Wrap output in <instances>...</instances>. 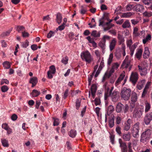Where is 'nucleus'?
Returning a JSON list of instances; mask_svg holds the SVG:
<instances>
[{
    "label": "nucleus",
    "instance_id": "nucleus-1",
    "mask_svg": "<svg viewBox=\"0 0 152 152\" xmlns=\"http://www.w3.org/2000/svg\"><path fill=\"white\" fill-rule=\"evenodd\" d=\"M81 57L83 61H85L87 64H90L93 61V59L91 53L88 51L81 53Z\"/></svg>",
    "mask_w": 152,
    "mask_h": 152
},
{
    "label": "nucleus",
    "instance_id": "nucleus-2",
    "mask_svg": "<svg viewBox=\"0 0 152 152\" xmlns=\"http://www.w3.org/2000/svg\"><path fill=\"white\" fill-rule=\"evenodd\" d=\"M131 92V89L124 87L121 89V98L125 100H128L130 97Z\"/></svg>",
    "mask_w": 152,
    "mask_h": 152
},
{
    "label": "nucleus",
    "instance_id": "nucleus-3",
    "mask_svg": "<svg viewBox=\"0 0 152 152\" xmlns=\"http://www.w3.org/2000/svg\"><path fill=\"white\" fill-rule=\"evenodd\" d=\"M139 125L140 123L137 122L132 126L131 129V133L134 137H137V136L139 135Z\"/></svg>",
    "mask_w": 152,
    "mask_h": 152
},
{
    "label": "nucleus",
    "instance_id": "nucleus-4",
    "mask_svg": "<svg viewBox=\"0 0 152 152\" xmlns=\"http://www.w3.org/2000/svg\"><path fill=\"white\" fill-rule=\"evenodd\" d=\"M138 72L141 76H145L147 75L148 72L149 71L147 66H143L138 65L137 66Z\"/></svg>",
    "mask_w": 152,
    "mask_h": 152
},
{
    "label": "nucleus",
    "instance_id": "nucleus-5",
    "mask_svg": "<svg viewBox=\"0 0 152 152\" xmlns=\"http://www.w3.org/2000/svg\"><path fill=\"white\" fill-rule=\"evenodd\" d=\"M144 111L143 108H135L132 113L133 117L135 118H140Z\"/></svg>",
    "mask_w": 152,
    "mask_h": 152
},
{
    "label": "nucleus",
    "instance_id": "nucleus-6",
    "mask_svg": "<svg viewBox=\"0 0 152 152\" xmlns=\"http://www.w3.org/2000/svg\"><path fill=\"white\" fill-rule=\"evenodd\" d=\"M150 130L148 129L142 133L141 135L140 140L141 142L146 144L148 135L150 133Z\"/></svg>",
    "mask_w": 152,
    "mask_h": 152
},
{
    "label": "nucleus",
    "instance_id": "nucleus-7",
    "mask_svg": "<svg viewBox=\"0 0 152 152\" xmlns=\"http://www.w3.org/2000/svg\"><path fill=\"white\" fill-rule=\"evenodd\" d=\"M138 79V75L137 72H132L130 77V81L134 85L137 83Z\"/></svg>",
    "mask_w": 152,
    "mask_h": 152
},
{
    "label": "nucleus",
    "instance_id": "nucleus-8",
    "mask_svg": "<svg viewBox=\"0 0 152 152\" xmlns=\"http://www.w3.org/2000/svg\"><path fill=\"white\" fill-rule=\"evenodd\" d=\"M152 120V112L147 113L145 116L144 121L146 125H148Z\"/></svg>",
    "mask_w": 152,
    "mask_h": 152
},
{
    "label": "nucleus",
    "instance_id": "nucleus-9",
    "mask_svg": "<svg viewBox=\"0 0 152 152\" xmlns=\"http://www.w3.org/2000/svg\"><path fill=\"white\" fill-rule=\"evenodd\" d=\"M118 142L122 152H127L128 148L126 143L123 142L122 139L120 138L118 140Z\"/></svg>",
    "mask_w": 152,
    "mask_h": 152
},
{
    "label": "nucleus",
    "instance_id": "nucleus-10",
    "mask_svg": "<svg viewBox=\"0 0 152 152\" xmlns=\"http://www.w3.org/2000/svg\"><path fill=\"white\" fill-rule=\"evenodd\" d=\"M110 96H111L112 101L115 102L118 100L119 97V93L117 91H114Z\"/></svg>",
    "mask_w": 152,
    "mask_h": 152
},
{
    "label": "nucleus",
    "instance_id": "nucleus-11",
    "mask_svg": "<svg viewBox=\"0 0 152 152\" xmlns=\"http://www.w3.org/2000/svg\"><path fill=\"white\" fill-rule=\"evenodd\" d=\"M132 121L131 118H129L126 122L124 123L123 129L124 130L127 131L129 130L131 127V124Z\"/></svg>",
    "mask_w": 152,
    "mask_h": 152
},
{
    "label": "nucleus",
    "instance_id": "nucleus-12",
    "mask_svg": "<svg viewBox=\"0 0 152 152\" xmlns=\"http://www.w3.org/2000/svg\"><path fill=\"white\" fill-rule=\"evenodd\" d=\"M114 88L113 87H111L110 89L109 87H107L104 93V99L106 100L110 95H111Z\"/></svg>",
    "mask_w": 152,
    "mask_h": 152
},
{
    "label": "nucleus",
    "instance_id": "nucleus-13",
    "mask_svg": "<svg viewBox=\"0 0 152 152\" xmlns=\"http://www.w3.org/2000/svg\"><path fill=\"white\" fill-rule=\"evenodd\" d=\"M133 9L134 11L142 12L144 9V8L142 5L140 4H137L133 7Z\"/></svg>",
    "mask_w": 152,
    "mask_h": 152
},
{
    "label": "nucleus",
    "instance_id": "nucleus-14",
    "mask_svg": "<svg viewBox=\"0 0 152 152\" xmlns=\"http://www.w3.org/2000/svg\"><path fill=\"white\" fill-rule=\"evenodd\" d=\"M116 40L115 38L112 39L110 42L109 47L111 51H112L115 48L116 45Z\"/></svg>",
    "mask_w": 152,
    "mask_h": 152
},
{
    "label": "nucleus",
    "instance_id": "nucleus-15",
    "mask_svg": "<svg viewBox=\"0 0 152 152\" xmlns=\"http://www.w3.org/2000/svg\"><path fill=\"white\" fill-rule=\"evenodd\" d=\"M150 53L148 48L146 47L144 48V52L143 56L144 58H148L150 56Z\"/></svg>",
    "mask_w": 152,
    "mask_h": 152
},
{
    "label": "nucleus",
    "instance_id": "nucleus-16",
    "mask_svg": "<svg viewBox=\"0 0 152 152\" xmlns=\"http://www.w3.org/2000/svg\"><path fill=\"white\" fill-rule=\"evenodd\" d=\"M138 44L137 43H135L131 46L129 47L130 50V55L132 56L134 54V51L135 49L137 46Z\"/></svg>",
    "mask_w": 152,
    "mask_h": 152
},
{
    "label": "nucleus",
    "instance_id": "nucleus-17",
    "mask_svg": "<svg viewBox=\"0 0 152 152\" xmlns=\"http://www.w3.org/2000/svg\"><path fill=\"white\" fill-rule=\"evenodd\" d=\"M142 50L141 49H137L135 54V56L138 60H140L142 57Z\"/></svg>",
    "mask_w": 152,
    "mask_h": 152
},
{
    "label": "nucleus",
    "instance_id": "nucleus-18",
    "mask_svg": "<svg viewBox=\"0 0 152 152\" xmlns=\"http://www.w3.org/2000/svg\"><path fill=\"white\" fill-rule=\"evenodd\" d=\"M131 137V133L128 132L127 133H124L122 136V138L125 141H129Z\"/></svg>",
    "mask_w": 152,
    "mask_h": 152
},
{
    "label": "nucleus",
    "instance_id": "nucleus-19",
    "mask_svg": "<svg viewBox=\"0 0 152 152\" xmlns=\"http://www.w3.org/2000/svg\"><path fill=\"white\" fill-rule=\"evenodd\" d=\"M37 78L36 77H31L29 81V83L32 84L31 87H33L35 86L37 83Z\"/></svg>",
    "mask_w": 152,
    "mask_h": 152
},
{
    "label": "nucleus",
    "instance_id": "nucleus-20",
    "mask_svg": "<svg viewBox=\"0 0 152 152\" xmlns=\"http://www.w3.org/2000/svg\"><path fill=\"white\" fill-rule=\"evenodd\" d=\"M145 82V80H143L139 81L137 86V88L139 90L142 89L143 87Z\"/></svg>",
    "mask_w": 152,
    "mask_h": 152
},
{
    "label": "nucleus",
    "instance_id": "nucleus-21",
    "mask_svg": "<svg viewBox=\"0 0 152 152\" xmlns=\"http://www.w3.org/2000/svg\"><path fill=\"white\" fill-rule=\"evenodd\" d=\"M152 38V36L151 34H148L145 38L142 39V42L143 44H145L146 42L149 41H151Z\"/></svg>",
    "mask_w": 152,
    "mask_h": 152
},
{
    "label": "nucleus",
    "instance_id": "nucleus-22",
    "mask_svg": "<svg viewBox=\"0 0 152 152\" xmlns=\"http://www.w3.org/2000/svg\"><path fill=\"white\" fill-rule=\"evenodd\" d=\"M124 76L125 75L124 74H122L120 75L115 83V85L116 86H118L120 84L121 81L124 79Z\"/></svg>",
    "mask_w": 152,
    "mask_h": 152
},
{
    "label": "nucleus",
    "instance_id": "nucleus-23",
    "mask_svg": "<svg viewBox=\"0 0 152 152\" xmlns=\"http://www.w3.org/2000/svg\"><path fill=\"white\" fill-rule=\"evenodd\" d=\"M114 108L112 105H110L108 107L107 113L106 114L108 116H111V113L114 111Z\"/></svg>",
    "mask_w": 152,
    "mask_h": 152
},
{
    "label": "nucleus",
    "instance_id": "nucleus-24",
    "mask_svg": "<svg viewBox=\"0 0 152 152\" xmlns=\"http://www.w3.org/2000/svg\"><path fill=\"white\" fill-rule=\"evenodd\" d=\"M123 105L121 103H118L117 104L116 108V110L117 113L121 112L122 109L123 108Z\"/></svg>",
    "mask_w": 152,
    "mask_h": 152
},
{
    "label": "nucleus",
    "instance_id": "nucleus-25",
    "mask_svg": "<svg viewBox=\"0 0 152 152\" xmlns=\"http://www.w3.org/2000/svg\"><path fill=\"white\" fill-rule=\"evenodd\" d=\"M137 99V94L135 92H133L132 94L131 100L132 102L135 103Z\"/></svg>",
    "mask_w": 152,
    "mask_h": 152
},
{
    "label": "nucleus",
    "instance_id": "nucleus-26",
    "mask_svg": "<svg viewBox=\"0 0 152 152\" xmlns=\"http://www.w3.org/2000/svg\"><path fill=\"white\" fill-rule=\"evenodd\" d=\"M114 116L111 115V117H110L109 122V125L110 128L113 127L114 125V118H113Z\"/></svg>",
    "mask_w": 152,
    "mask_h": 152
},
{
    "label": "nucleus",
    "instance_id": "nucleus-27",
    "mask_svg": "<svg viewBox=\"0 0 152 152\" xmlns=\"http://www.w3.org/2000/svg\"><path fill=\"white\" fill-rule=\"evenodd\" d=\"M130 63L128 61L127 59L126 58L122 64L121 67L122 68H127L129 66Z\"/></svg>",
    "mask_w": 152,
    "mask_h": 152
},
{
    "label": "nucleus",
    "instance_id": "nucleus-28",
    "mask_svg": "<svg viewBox=\"0 0 152 152\" xmlns=\"http://www.w3.org/2000/svg\"><path fill=\"white\" fill-rule=\"evenodd\" d=\"M131 27L130 23L129 20H126L123 24L122 27L125 28H129Z\"/></svg>",
    "mask_w": 152,
    "mask_h": 152
},
{
    "label": "nucleus",
    "instance_id": "nucleus-29",
    "mask_svg": "<svg viewBox=\"0 0 152 152\" xmlns=\"http://www.w3.org/2000/svg\"><path fill=\"white\" fill-rule=\"evenodd\" d=\"M145 113H146L150 111L151 108V105L150 103L146 101L145 103Z\"/></svg>",
    "mask_w": 152,
    "mask_h": 152
},
{
    "label": "nucleus",
    "instance_id": "nucleus-30",
    "mask_svg": "<svg viewBox=\"0 0 152 152\" xmlns=\"http://www.w3.org/2000/svg\"><path fill=\"white\" fill-rule=\"evenodd\" d=\"M117 38L118 39L119 44V45L122 44V45L124 44L123 43L124 42V39L123 36L120 34H118Z\"/></svg>",
    "mask_w": 152,
    "mask_h": 152
},
{
    "label": "nucleus",
    "instance_id": "nucleus-31",
    "mask_svg": "<svg viewBox=\"0 0 152 152\" xmlns=\"http://www.w3.org/2000/svg\"><path fill=\"white\" fill-rule=\"evenodd\" d=\"M133 15V13L131 12H124L122 13L121 17L124 18H129Z\"/></svg>",
    "mask_w": 152,
    "mask_h": 152
},
{
    "label": "nucleus",
    "instance_id": "nucleus-32",
    "mask_svg": "<svg viewBox=\"0 0 152 152\" xmlns=\"http://www.w3.org/2000/svg\"><path fill=\"white\" fill-rule=\"evenodd\" d=\"M56 21L57 23L59 24L61 22L62 17L61 14L59 13H58L56 14Z\"/></svg>",
    "mask_w": 152,
    "mask_h": 152
},
{
    "label": "nucleus",
    "instance_id": "nucleus-33",
    "mask_svg": "<svg viewBox=\"0 0 152 152\" xmlns=\"http://www.w3.org/2000/svg\"><path fill=\"white\" fill-rule=\"evenodd\" d=\"M91 35L94 37H99L100 36V33L97 32L96 30H93L91 33Z\"/></svg>",
    "mask_w": 152,
    "mask_h": 152
},
{
    "label": "nucleus",
    "instance_id": "nucleus-34",
    "mask_svg": "<svg viewBox=\"0 0 152 152\" xmlns=\"http://www.w3.org/2000/svg\"><path fill=\"white\" fill-rule=\"evenodd\" d=\"M113 54L111 53L110 54L109 58L107 60V64L108 65L110 66L113 61Z\"/></svg>",
    "mask_w": 152,
    "mask_h": 152
},
{
    "label": "nucleus",
    "instance_id": "nucleus-35",
    "mask_svg": "<svg viewBox=\"0 0 152 152\" xmlns=\"http://www.w3.org/2000/svg\"><path fill=\"white\" fill-rule=\"evenodd\" d=\"M1 142L2 145L4 147H8L9 146L8 141L5 139H1Z\"/></svg>",
    "mask_w": 152,
    "mask_h": 152
},
{
    "label": "nucleus",
    "instance_id": "nucleus-36",
    "mask_svg": "<svg viewBox=\"0 0 152 152\" xmlns=\"http://www.w3.org/2000/svg\"><path fill=\"white\" fill-rule=\"evenodd\" d=\"M86 39L88 40L89 43H92L93 46H96V43L94 42L93 39L91 38L90 36H88L86 37Z\"/></svg>",
    "mask_w": 152,
    "mask_h": 152
},
{
    "label": "nucleus",
    "instance_id": "nucleus-37",
    "mask_svg": "<svg viewBox=\"0 0 152 152\" xmlns=\"http://www.w3.org/2000/svg\"><path fill=\"white\" fill-rule=\"evenodd\" d=\"M40 92L36 90H33L31 93L32 96L36 97L38 96L40 94Z\"/></svg>",
    "mask_w": 152,
    "mask_h": 152
},
{
    "label": "nucleus",
    "instance_id": "nucleus-38",
    "mask_svg": "<svg viewBox=\"0 0 152 152\" xmlns=\"http://www.w3.org/2000/svg\"><path fill=\"white\" fill-rule=\"evenodd\" d=\"M76 134L77 133L76 131L72 129L71 130L69 133V136L72 138L75 137Z\"/></svg>",
    "mask_w": 152,
    "mask_h": 152
},
{
    "label": "nucleus",
    "instance_id": "nucleus-39",
    "mask_svg": "<svg viewBox=\"0 0 152 152\" xmlns=\"http://www.w3.org/2000/svg\"><path fill=\"white\" fill-rule=\"evenodd\" d=\"M105 42L102 40L100 41L99 43V46L103 50H104L105 48Z\"/></svg>",
    "mask_w": 152,
    "mask_h": 152
},
{
    "label": "nucleus",
    "instance_id": "nucleus-40",
    "mask_svg": "<svg viewBox=\"0 0 152 152\" xmlns=\"http://www.w3.org/2000/svg\"><path fill=\"white\" fill-rule=\"evenodd\" d=\"M143 15L145 17L149 18L151 17L152 15V12L145 11L143 13Z\"/></svg>",
    "mask_w": 152,
    "mask_h": 152
},
{
    "label": "nucleus",
    "instance_id": "nucleus-41",
    "mask_svg": "<svg viewBox=\"0 0 152 152\" xmlns=\"http://www.w3.org/2000/svg\"><path fill=\"white\" fill-rule=\"evenodd\" d=\"M3 65L5 69H8L10 67V64L9 62L6 61L3 63Z\"/></svg>",
    "mask_w": 152,
    "mask_h": 152
},
{
    "label": "nucleus",
    "instance_id": "nucleus-42",
    "mask_svg": "<svg viewBox=\"0 0 152 152\" xmlns=\"http://www.w3.org/2000/svg\"><path fill=\"white\" fill-rule=\"evenodd\" d=\"M56 68L54 65H52L50 67V70L48 72H50L53 74H54L56 72Z\"/></svg>",
    "mask_w": 152,
    "mask_h": 152
},
{
    "label": "nucleus",
    "instance_id": "nucleus-43",
    "mask_svg": "<svg viewBox=\"0 0 152 152\" xmlns=\"http://www.w3.org/2000/svg\"><path fill=\"white\" fill-rule=\"evenodd\" d=\"M87 9L86 7H84L83 6H81L80 12L81 14L82 15L84 14L87 12Z\"/></svg>",
    "mask_w": 152,
    "mask_h": 152
},
{
    "label": "nucleus",
    "instance_id": "nucleus-44",
    "mask_svg": "<svg viewBox=\"0 0 152 152\" xmlns=\"http://www.w3.org/2000/svg\"><path fill=\"white\" fill-rule=\"evenodd\" d=\"M111 37L107 35H104L102 38V40L106 43V40H109L110 39Z\"/></svg>",
    "mask_w": 152,
    "mask_h": 152
},
{
    "label": "nucleus",
    "instance_id": "nucleus-45",
    "mask_svg": "<svg viewBox=\"0 0 152 152\" xmlns=\"http://www.w3.org/2000/svg\"><path fill=\"white\" fill-rule=\"evenodd\" d=\"M16 29L17 31L18 32L20 31H23L25 30L24 27L22 26H18L16 27Z\"/></svg>",
    "mask_w": 152,
    "mask_h": 152
},
{
    "label": "nucleus",
    "instance_id": "nucleus-46",
    "mask_svg": "<svg viewBox=\"0 0 152 152\" xmlns=\"http://www.w3.org/2000/svg\"><path fill=\"white\" fill-rule=\"evenodd\" d=\"M142 1L145 5L147 6L150 5L152 3V0H142Z\"/></svg>",
    "mask_w": 152,
    "mask_h": 152
},
{
    "label": "nucleus",
    "instance_id": "nucleus-47",
    "mask_svg": "<svg viewBox=\"0 0 152 152\" xmlns=\"http://www.w3.org/2000/svg\"><path fill=\"white\" fill-rule=\"evenodd\" d=\"M96 87L95 85L93 84L91 88V93H96Z\"/></svg>",
    "mask_w": 152,
    "mask_h": 152
},
{
    "label": "nucleus",
    "instance_id": "nucleus-48",
    "mask_svg": "<svg viewBox=\"0 0 152 152\" xmlns=\"http://www.w3.org/2000/svg\"><path fill=\"white\" fill-rule=\"evenodd\" d=\"M125 49H126V46L124 44H122L121 45V52H122V54L123 56H125L126 55V52H125Z\"/></svg>",
    "mask_w": 152,
    "mask_h": 152
},
{
    "label": "nucleus",
    "instance_id": "nucleus-49",
    "mask_svg": "<svg viewBox=\"0 0 152 152\" xmlns=\"http://www.w3.org/2000/svg\"><path fill=\"white\" fill-rule=\"evenodd\" d=\"M121 129L119 126H117L116 129L115 131L117 134L120 136H121Z\"/></svg>",
    "mask_w": 152,
    "mask_h": 152
},
{
    "label": "nucleus",
    "instance_id": "nucleus-50",
    "mask_svg": "<svg viewBox=\"0 0 152 152\" xmlns=\"http://www.w3.org/2000/svg\"><path fill=\"white\" fill-rule=\"evenodd\" d=\"M68 58L66 56L65 57L63 58L61 60V62L65 64H67L68 63Z\"/></svg>",
    "mask_w": 152,
    "mask_h": 152
},
{
    "label": "nucleus",
    "instance_id": "nucleus-51",
    "mask_svg": "<svg viewBox=\"0 0 152 152\" xmlns=\"http://www.w3.org/2000/svg\"><path fill=\"white\" fill-rule=\"evenodd\" d=\"M75 106L76 109L77 110H78L80 106V101L78 99L76 100L75 103Z\"/></svg>",
    "mask_w": 152,
    "mask_h": 152
},
{
    "label": "nucleus",
    "instance_id": "nucleus-52",
    "mask_svg": "<svg viewBox=\"0 0 152 152\" xmlns=\"http://www.w3.org/2000/svg\"><path fill=\"white\" fill-rule=\"evenodd\" d=\"M102 67L101 66V65L99 66L98 69L96 71L94 75V77H97L98 76V75L99 74L101 70L102 69Z\"/></svg>",
    "mask_w": 152,
    "mask_h": 152
},
{
    "label": "nucleus",
    "instance_id": "nucleus-53",
    "mask_svg": "<svg viewBox=\"0 0 152 152\" xmlns=\"http://www.w3.org/2000/svg\"><path fill=\"white\" fill-rule=\"evenodd\" d=\"M53 118L54 120L53 126H57L59 124L58 119L57 118Z\"/></svg>",
    "mask_w": 152,
    "mask_h": 152
},
{
    "label": "nucleus",
    "instance_id": "nucleus-54",
    "mask_svg": "<svg viewBox=\"0 0 152 152\" xmlns=\"http://www.w3.org/2000/svg\"><path fill=\"white\" fill-rule=\"evenodd\" d=\"M94 75V74L92 73L90 77H88V85L90 86L91 84V81L92 80V78L93 77V76Z\"/></svg>",
    "mask_w": 152,
    "mask_h": 152
},
{
    "label": "nucleus",
    "instance_id": "nucleus-55",
    "mask_svg": "<svg viewBox=\"0 0 152 152\" xmlns=\"http://www.w3.org/2000/svg\"><path fill=\"white\" fill-rule=\"evenodd\" d=\"M119 66V64L118 63H114L112 64V67L114 69L116 70L118 68Z\"/></svg>",
    "mask_w": 152,
    "mask_h": 152
},
{
    "label": "nucleus",
    "instance_id": "nucleus-56",
    "mask_svg": "<svg viewBox=\"0 0 152 152\" xmlns=\"http://www.w3.org/2000/svg\"><path fill=\"white\" fill-rule=\"evenodd\" d=\"M29 42L26 40L25 42L22 43V46L23 48H26L28 45Z\"/></svg>",
    "mask_w": 152,
    "mask_h": 152
},
{
    "label": "nucleus",
    "instance_id": "nucleus-57",
    "mask_svg": "<svg viewBox=\"0 0 152 152\" xmlns=\"http://www.w3.org/2000/svg\"><path fill=\"white\" fill-rule=\"evenodd\" d=\"M9 88L6 86H3L1 87V90L3 92H5L8 90Z\"/></svg>",
    "mask_w": 152,
    "mask_h": 152
},
{
    "label": "nucleus",
    "instance_id": "nucleus-58",
    "mask_svg": "<svg viewBox=\"0 0 152 152\" xmlns=\"http://www.w3.org/2000/svg\"><path fill=\"white\" fill-rule=\"evenodd\" d=\"M95 102V104L96 106H97L98 105H99L100 104V100L99 98H96L94 100Z\"/></svg>",
    "mask_w": 152,
    "mask_h": 152
},
{
    "label": "nucleus",
    "instance_id": "nucleus-59",
    "mask_svg": "<svg viewBox=\"0 0 152 152\" xmlns=\"http://www.w3.org/2000/svg\"><path fill=\"white\" fill-rule=\"evenodd\" d=\"M54 32L50 31L47 34V37L48 38H51L52 37L54 36Z\"/></svg>",
    "mask_w": 152,
    "mask_h": 152
},
{
    "label": "nucleus",
    "instance_id": "nucleus-60",
    "mask_svg": "<svg viewBox=\"0 0 152 152\" xmlns=\"http://www.w3.org/2000/svg\"><path fill=\"white\" fill-rule=\"evenodd\" d=\"M126 43L127 46L129 48L132 45L133 43V42L132 40L131 39H130L127 40Z\"/></svg>",
    "mask_w": 152,
    "mask_h": 152
},
{
    "label": "nucleus",
    "instance_id": "nucleus-61",
    "mask_svg": "<svg viewBox=\"0 0 152 152\" xmlns=\"http://www.w3.org/2000/svg\"><path fill=\"white\" fill-rule=\"evenodd\" d=\"M133 5H132L130 4L127 5L126 6V10L128 11H130L132 9V8H133Z\"/></svg>",
    "mask_w": 152,
    "mask_h": 152
},
{
    "label": "nucleus",
    "instance_id": "nucleus-62",
    "mask_svg": "<svg viewBox=\"0 0 152 152\" xmlns=\"http://www.w3.org/2000/svg\"><path fill=\"white\" fill-rule=\"evenodd\" d=\"M69 91V89H66L65 91L63 96V98L64 99H66L68 96Z\"/></svg>",
    "mask_w": 152,
    "mask_h": 152
},
{
    "label": "nucleus",
    "instance_id": "nucleus-63",
    "mask_svg": "<svg viewBox=\"0 0 152 152\" xmlns=\"http://www.w3.org/2000/svg\"><path fill=\"white\" fill-rule=\"evenodd\" d=\"M124 112V113H126L128 111L129 109V106L127 104H126L124 107H123Z\"/></svg>",
    "mask_w": 152,
    "mask_h": 152
},
{
    "label": "nucleus",
    "instance_id": "nucleus-64",
    "mask_svg": "<svg viewBox=\"0 0 152 152\" xmlns=\"http://www.w3.org/2000/svg\"><path fill=\"white\" fill-rule=\"evenodd\" d=\"M121 118L120 116H117L116 118V123L117 124H119L121 123Z\"/></svg>",
    "mask_w": 152,
    "mask_h": 152
}]
</instances>
